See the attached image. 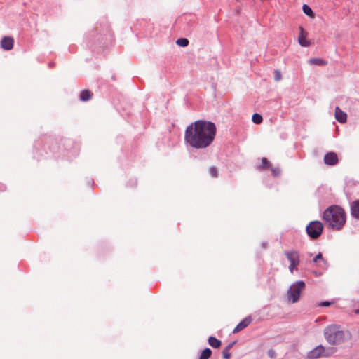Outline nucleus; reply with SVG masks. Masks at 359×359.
<instances>
[{
    "instance_id": "obj_1",
    "label": "nucleus",
    "mask_w": 359,
    "mask_h": 359,
    "mask_svg": "<svg viewBox=\"0 0 359 359\" xmlns=\"http://www.w3.org/2000/svg\"><path fill=\"white\" fill-rule=\"evenodd\" d=\"M217 133L212 121L197 120L188 125L184 131V143L196 149L208 147L214 141Z\"/></svg>"
},
{
    "instance_id": "obj_2",
    "label": "nucleus",
    "mask_w": 359,
    "mask_h": 359,
    "mask_svg": "<svg viewBox=\"0 0 359 359\" xmlns=\"http://www.w3.org/2000/svg\"><path fill=\"white\" fill-rule=\"evenodd\" d=\"M323 219L332 229H341L346 222V214L339 205H332L323 212Z\"/></svg>"
},
{
    "instance_id": "obj_3",
    "label": "nucleus",
    "mask_w": 359,
    "mask_h": 359,
    "mask_svg": "<svg viewBox=\"0 0 359 359\" xmlns=\"http://www.w3.org/2000/svg\"><path fill=\"white\" fill-rule=\"evenodd\" d=\"M324 337L332 346L339 345L351 338V333L344 330L339 325L331 324L324 329Z\"/></svg>"
},
{
    "instance_id": "obj_4",
    "label": "nucleus",
    "mask_w": 359,
    "mask_h": 359,
    "mask_svg": "<svg viewBox=\"0 0 359 359\" xmlns=\"http://www.w3.org/2000/svg\"><path fill=\"white\" fill-rule=\"evenodd\" d=\"M323 231V224L318 220L310 222L306 227V232L312 240L318 238L321 236Z\"/></svg>"
},
{
    "instance_id": "obj_5",
    "label": "nucleus",
    "mask_w": 359,
    "mask_h": 359,
    "mask_svg": "<svg viewBox=\"0 0 359 359\" xmlns=\"http://www.w3.org/2000/svg\"><path fill=\"white\" fill-rule=\"evenodd\" d=\"M305 287V283L303 280H297L294 283L287 291L288 300L292 303H296L299 301L302 290Z\"/></svg>"
},
{
    "instance_id": "obj_6",
    "label": "nucleus",
    "mask_w": 359,
    "mask_h": 359,
    "mask_svg": "<svg viewBox=\"0 0 359 359\" xmlns=\"http://www.w3.org/2000/svg\"><path fill=\"white\" fill-rule=\"evenodd\" d=\"M324 351V346L323 345H318L312 350L309 351L306 353L307 359H317L323 357V351Z\"/></svg>"
},
{
    "instance_id": "obj_7",
    "label": "nucleus",
    "mask_w": 359,
    "mask_h": 359,
    "mask_svg": "<svg viewBox=\"0 0 359 359\" xmlns=\"http://www.w3.org/2000/svg\"><path fill=\"white\" fill-rule=\"evenodd\" d=\"M323 161L325 165L333 166L338 163V156L335 152H327L324 156Z\"/></svg>"
},
{
    "instance_id": "obj_8",
    "label": "nucleus",
    "mask_w": 359,
    "mask_h": 359,
    "mask_svg": "<svg viewBox=\"0 0 359 359\" xmlns=\"http://www.w3.org/2000/svg\"><path fill=\"white\" fill-rule=\"evenodd\" d=\"M284 254L290 264H299V254L297 250L285 251Z\"/></svg>"
},
{
    "instance_id": "obj_9",
    "label": "nucleus",
    "mask_w": 359,
    "mask_h": 359,
    "mask_svg": "<svg viewBox=\"0 0 359 359\" xmlns=\"http://www.w3.org/2000/svg\"><path fill=\"white\" fill-rule=\"evenodd\" d=\"M252 322V317L250 316H246L235 327L233 333L236 334L241 332L244 328L247 327Z\"/></svg>"
},
{
    "instance_id": "obj_10",
    "label": "nucleus",
    "mask_w": 359,
    "mask_h": 359,
    "mask_svg": "<svg viewBox=\"0 0 359 359\" xmlns=\"http://www.w3.org/2000/svg\"><path fill=\"white\" fill-rule=\"evenodd\" d=\"M14 40L11 36H4L1 41V47L5 50H10L13 48Z\"/></svg>"
},
{
    "instance_id": "obj_11",
    "label": "nucleus",
    "mask_w": 359,
    "mask_h": 359,
    "mask_svg": "<svg viewBox=\"0 0 359 359\" xmlns=\"http://www.w3.org/2000/svg\"><path fill=\"white\" fill-rule=\"evenodd\" d=\"M306 36L307 33L302 27H300L298 41L299 45L302 47H308L310 45V42L306 39Z\"/></svg>"
},
{
    "instance_id": "obj_12",
    "label": "nucleus",
    "mask_w": 359,
    "mask_h": 359,
    "mask_svg": "<svg viewBox=\"0 0 359 359\" xmlns=\"http://www.w3.org/2000/svg\"><path fill=\"white\" fill-rule=\"evenodd\" d=\"M335 118L338 122L344 123L347 120V115L339 107H337L335 108Z\"/></svg>"
},
{
    "instance_id": "obj_13",
    "label": "nucleus",
    "mask_w": 359,
    "mask_h": 359,
    "mask_svg": "<svg viewBox=\"0 0 359 359\" xmlns=\"http://www.w3.org/2000/svg\"><path fill=\"white\" fill-rule=\"evenodd\" d=\"M351 215L353 217L359 219V199L351 204Z\"/></svg>"
},
{
    "instance_id": "obj_14",
    "label": "nucleus",
    "mask_w": 359,
    "mask_h": 359,
    "mask_svg": "<svg viewBox=\"0 0 359 359\" xmlns=\"http://www.w3.org/2000/svg\"><path fill=\"white\" fill-rule=\"evenodd\" d=\"M93 96V93L89 90H82L80 93L79 99L81 102L88 101Z\"/></svg>"
},
{
    "instance_id": "obj_15",
    "label": "nucleus",
    "mask_w": 359,
    "mask_h": 359,
    "mask_svg": "<svg viewBox=\"0 0 359 359\" xmlns=\"http://www.w3.org/2000/svg\"><path fill=\"white\" fill-rule=\"evenodd\" d=\"M208 341L209 345L214 348H218L222 345V341L213 336L209 337Z\"/></svg>"
},
{
    "instance_id": "obj_16",
    "label": "nucleus",
    "mask_w": 359,
    "mask_h": 359,
    "mask_svg": "<svg viewBox=\"0 0 359 359\" xmlns=\"http://www.w3.org/2000/svg\"><path fill=\"white\" fill-rule=\"evenodd\" d=\"M319 260L321 261V262L323 264V266L321 267L325 269H327L328 263L327 261L323 257V255L321 252H318L313 259V262L314 263H317Z\"/></svg>"
},
{
    "instance_id": "obj_17",
    "label": "nucleus",
    "mask_w": 359,
    "mask_h": 359,
    "mask_svg": "<svg viewBox=\"0 0 359 359\" xmlns=\"http://www.w3.org/2000/svg\"><path fill=\"white\" fill-rule=\"evenodd\" d=\"M236 343V341L229 343L222 351L223 358L224 359H229L231 357V353H229V350L233 346V345Z\"/></svg>"
},
{
    "instance_id": "obj_18",
    "label": "nucleus",
    "mask_w": 359,
    "mask_h": 359,
    "mask_svg": "<svg viewBox=\"0 0 359 359\" xmlns=\"http://www.w3.org/2000/svg\"><path fill=\"white\" fill-rule=\"evenodd\" d=\"M271 166V163L268 161V159L265 157H263L261 159V164L257 167L259 170H266L269 168Z\"/></svg>"
},
{
    "instance_id": "obj_19",
    "label": "nucleus",
    "mask_w": 359,
    "mask_h": 359,
    "mask_svg": "<svg viewBox=\"0 0 359 359\" xmlns=\"http://www.w3.org/2000/svg\"><path fill=\"white\" fill-rule=\"evenodd\" d=\"M212 355V350L210 348H204L198 359H208Z\"/></svg>"
},
{
    "instance_id": "obj_20",
    "label": "nucleus",
    "mask_w": 359,
    "mask_h": 359,
    "mask_svg": "<svg viewBox=\"0 0 359 359\" xmlns=\"http://www.w3.org/2000/svg\"><path fill=\"white\" fill-rule=\"evenodd\" d=\"M302 11L304 14H306V15H308L310 18H313L315 15V13L313 11V10L311 9V8L307 4H304L302 6Z\"/></svg>"
},
{
    "instance_id": "obj_21",
    "label": "nucleus",
    "mask_w": 359,
    "mask_h": 359,
    "mask_svg": "<svg viewBox=\"0 0 359 359\" xmlns=\"http://www.w3.org/2000/svg\"><path fill=\"white\" fill-rule=\"evenodd\" d=\"M337 349L334 347H329V348H325L324 347V351H323V357L324 358H328V357H330L332 356L335 352H336Z\"/></svg>"
},
{
    "instance_id": "obj_22",
    "label": "nucleus",
    "mask_w": 359,
    "mask_h": 359,
    "mask_svg": "<svg viewBox=\"0 0 359 359\" xmlns=\"http://www.w3.org/2000/svg\"><path fill=\"white\" fill-rule=\"evenodd\" d=\"M309 63L318 66H322L327 64V62L324 60L317 57L311 58L309 60Z\"/></svg>"
},
{
    "instance_id": "obj_23",
    "label": "nucleus",
    "mask_w": 359,
    "mask_h": 359,
    "mask_svg": "<svg viewBox=\"0 0 359 359\" xmlns=\"http://www.w3.org/2000/svg\"><path fill=\"white\" fill-rule=\"evenodd\" d=\"M189 43V40L187 38H180L176 41V44L183 48L187 47Z\"/></svg>"
},
{
    "instance_id": "obj_24",
    "label": "nucleus",
    "mask_w": 359,
    "mask_h": 359,
    "mask_svg": "<svg viewBox=\"0 0 359 359\" xmlns=\"http://www.w3.org/2000/svg\"><path fill=\"white\" fill-rule=\"evenodd\" d=\"M252 121L255 124H260L263 121V118L261 114L255 113L252 116Z\"/></svg>"
},
{
    "instance_id": "obj_25",
    "label": "nucleus",
    "mask_w": 359,
    "mask_h": 359,
    "mask_svg": "<svg viewBox=\"0 0 359 359\" xmlns=\"http://www.w3.org/2000/svg\"><path fill=\"white\" fill-rule=\"evenodd\" d=\"M272 175L275 177H280L281 175V169L279 167L272 168L271 169Z\"/></svg>"
},
{
    "instance_id": "obj_26",
    "label": "nucleus",
    "mask_w": 359,
    "mask_h": 359,
    "mask_svg": "<svg viewBox=\"0 0 359 359\" xmlns=\"http://www.w3.org/2000/svg\"><path fill=\"white\" fill-rule=\"evenodd\" d=\"M274 79L276 81H279L282 79L281 72L279 69H276L273 72Z\"/></svg>"
},
{
    "instance_id": "obj_27",
    "label": "nucleus",
    "mask_w": 359,
    "mask_h": 359,
    "mask_svg": "<svg viewBox=\"0 0 359 359\" xmlns=\"http://www.w3.org/2000/svg\"><path fill=\"white\" fill-rule=\"evenodd\" d=\"M209 172L210 175L213 177H217L218 176L217 170L215 167H211L209 170Z\"/></svg>"
},
{
    "instance_id": "obj_28",
    "label": "nucleus",
    "mask_w": 359,
    "mask_h": 359,
    "mask_svg": "<svg viewBox=\"0 0 359 359\" xmlns=\"http://www.w3.org/2000/svg\"><path fill=\"white\" fill-rule=\"evenodd\" d=\"M267 355L269 357H270L271 359H274L276 357V353L275 350L271 348L267 351Z\"/></svg>"
},
{
    "instance_id": "obj_29",
    "label": "nucleus",
    "mask_w": 359,
    "mask_h": 359,
    "mask_svg": "<svg viewBox=\"0 0 359 359\" xmlns=\"http://www.w3.org/2000/svg\"><path fill=\"white\" fill-rule=\"evenodd\" d=\"M332 304V302H330V301H323V302H321L320 303H319V304H318V305H319L320 306L327 307V306H330Z\"/></svg>"
},
{
    "instance_id": "obj_30",
    "label": "nucleus",
    "mask_w": 359,
    "mask_h": 359,
    "mask_svg": "<svg viewBox=\"0 0 359 359\" xmlns=\"http://www.w3.org/2000/svg\"><path fill=\"white\" fill-rule=\"evenodd\" d=\"M299 264H290L289 265V270L290 271L291 273H293V271L294 269H297V266H298Z\"/></svg>"
},
{
    "instance_id": "obj_31",
    "label": "nucleus",
    "mask_w": 359,
    "mask_h": 359,
    "mask_svg": "<svg viewBox=\"0 0 359 359\" xmlns=\"http://www.w3.org/2000/svg\"><path fill=\"white\" fill-rule=\"evenodd\" d=\"M130 183H131L129 186L130 187H136L137 186V180L136 179H134V180H132Z\"/></svg>"
},
{
    "instance_id": "obj_32",
    "label": "nucleus",
    "mask_w": 359,
    "mask_h": 359,
    "mask_svg": "<svg viewBox=\"0 0 359 359\" xmlns=\"http://www.w3.org/2000/svg\"><path fill=\"white\" fill-rule=\"evenodd\" d=\"M4 190H6V186L0 183V191H4Z\"/></svg>"
},
{
    "instance_id": "obj_33",
    "label": "nucleus",
    "mask_w": 359,
    "mask_h": 359,
    "mask_svg": "<svg viewBox=\"0 0 359 359\" xmlns=\"http://www.w3.org/2000/svg\"><path fill=\"white\" fill-rule=\"evenodd\" d=\"M88 184L89 185H90V186H92L93 184H94V181H93V180H92V179L88 180Z\"/></svg>"
},
{
    "instance_id": "obj_34",
    "label": "nucleus",
    "mask_w": 359,
    "mask_h": 359,
    "mask_svg": "<svg viewBox=\"0 0 359 359\" xmlns=\"http://www.w3.org/2000/svg\"><path fill=\"white\" fill-rule=\"evenodd\" d=\"M267 245H268L267 242L264 241V242L262 243V246L263 248H266Z\"/></svg>"
},
{
    "instance_id": "obj_35",
    "label": "nucleus",
    "mask_w": 359,
    "mask_h": 359,
    "mask_svg": "<svg viewBox=\"0 0 359 359\" xmlns=\"http://www.w3.org/2000/svg\"><path fill=\"white\" fill-rule=\"evenodd\" d=\"M354 313H355V314L359 315V309H355V310H354Z\"/></svg>"
},
{
    "instance_id": "obj_36",
    "label": "nucleus",
    "mask_w": 359,
    "mask_h": 359,
    "mask_svg": "<svg viewBox=\"0 0 359 359\" xmlns=\"http://www.w3.org/2000/svg\"><path fill=\"white\" fill-rule=\"evenodd\" d=\"M54 65V63L49 62L48 66L49 67H52Z\"/></svg>"
}]
</instances>
